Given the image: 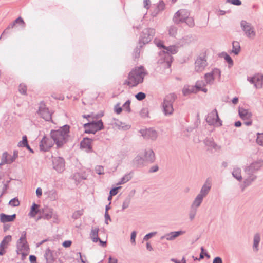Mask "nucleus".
Instances as JSON below:
<instances>
[{"mask_svg": "<svg viewBox=\"0 0 263 263\" xmlns=\"http://www.w3.org/2000/svg\"><path fill=\"white\" fill-rule=\"evenodd\" d=\"M69 126L64 125L58 130H52L50 133L51 137L58 147H61L67 140L69 136Z\"/></svg>", "mask_w": 263, "mask_h": 263, "instance_id": "f257e3e1", "label": "nucleus"}, {"mask_svg": "<svg viewBox=\"0 0 263 263\" xmlns=\"http://www.w3.org/2000/svg\"><path fill=\"white\" fill-rule=\"evenodd\" d=\"M145 74L146 73L143 67L135 68L129 73L128 80L126 81L125 83L132 87L136 86L138 84L143 82Z\"/></svg>", "mask_w": 263, "mask_h": 263, "instance_id": "f03ea898", "label": "nucleus"}, {"mask_svg": "<svg viewBox=\"0 0 263 263\" xmlns=\"http://www.w3.org/2000/svg\"><path fill=\"white\" fill-rule=\"evenodd\" d=\"M177 51L178 48L176 46H165L164 50L160 53L161 59L159 60V62L164 63L168 67H170L173 58L171 54H175Z\"/></svg>", "mask_w": 263, "mask_h": 263, "instance_id": "7ed1b4c3", "label": "nucleus"}, {"mask_svg": "<svg viewBox=\"0 0 263 263\" xmlns=\"http://www.w3.org/2000/svg\"><path fill=\"white\" fill-rule=\"evenodd\" d=\"M155 159V154L151 148H146L143 154L137 155L134 159V162L137 164H143L144 162L153 163Z\"/></svg>", "mask_w": 263, "mask_h": 263, "instance_id": "20e7f679", "label": "nucleus"}, {"mask_svg": "<svg viewBox=\"0 0 263 263\" xmlns=\"http://www.w3.org/2000/svg\"><path fill=\"white\" fill-rule=\"evenodd\" d=\"M176 98V95L170 93L167 95L164 99L162 104L163 111L165 116L171 115L174 111L173 103Z\"/></svg>", "mask_w": 263, "mask_h": 263, "instance_id": "39448f33", "label": "nucleus"}, {"mask_svg": "<svg viewBox=\"0 0 263 263\" xmlns=\"http://www.w3.org/2000/svg\"><path fill=\"white\" fill-rule=\"evenodd\" d=\"M240 27L244 35L250 39H254L256 36V31L253 26L245 20H242L240 23Z\"/></svg>", "mask_w": 263, "mask_h": 263, "instance_id": "423d86ee", "label": "nucleus"}, {"mask_svg": "<svg viewBox=\"0 0 263 263\" xmlns=\"http://www.w3.org/2000/svg\"><path fill=\"white\" fill-rule=\"evenodd\" d=\"M204 79L207 85H213L215 79L221 81V71L218 68L213 69L210 72L204 74Z\"/></svg>", "mask_w": 263, "mask_h": 263, "instance_id": "0eeeda50", "label": "nucleus"}, {"mask_svg": "<svg viewBox=\"0 0 263 263\" xmlns=\"http://www.w3.org/2000/svg\"><path fill=\"white\" fill-rule=\"evenodd\" d=\"M206 121L210 125L220 127L222 125V121L220 119L216 109L209 112L206 118Z\"/></svg>", "mask_w": 263, "mask_h": 263, "instance_id": "6e6552de", "label": "nucleus"}, {"mask_svg": "<svg viewBox=\"0 0 263 263\" xmlns=\"http://www.w3.org/2000/svg\"><path fill=\"white\" fill-rule=\"evenodd\" d=\"M85 133L95 134L96 132L102 129L104 127L103 123L102 120H100L98 121H92L85 123L84 125Z\"/></svg>", "mask_w": 263, "mask_h": 263, "instance_id": "1a4fd4ad", "label": "nucleus"}, {"mask_svg": "<svg viewBox=\"0 0 263 263\" xmlns=\"http://www.w3.org/2000/svg\"><path fill=\"white\" fill-rule=\"evenodd\" d=\"M155 33V31L154 29L147 28L144 29L139 39V44L140 47H142V43L143 44H145L149 42L153 38Z\"/></svg>", "mask_w": 263, "mask_h": 263, "instance_id": "9d476101", "label": "nucleus"}, {"mask_svg": "<svg viewBox=\"0 0 263 263\" xmlns=\"http://www.w3.org/2000/svg\"><path fill=\"white\" fill-rule=\"evenodd\" d=\"M17 253H19V251L27 252L29 250V247L28 245L26 239V232L23 231L21 233V236L16 243Z\"/></svg>", "mask_w": 263, "mask_h": 263, "instance_id": "9b49d317", "label": "nucleus"}, {"mask_svg": "<svg viewBox=\"0 0 263 263\" xmlns=\"http://www.w3.org/2000/svg\"><path fill=\"white\" fill-rule=\"evenodd\" d=\"M189 16H190V12L187 10L180 9L175 13L173 20L175 24H179L184 23Z\"/></svg>", "mask_w": 263, "mask_h": 263, "instance_id": "f8f14e48", "label": "nucleus"}, {"mask_svg": "<svg viewBox=\"0 0 263 263\" xmlns=\"http://www.w3.org/2000/svg\"><path fill=\"white\" fill-rule=\"evenodd\" d=\"M206 57L204 54H201L195 62V70L196 72H200L203 71L207 66Z\"/></svg>", "mask_w": 263, "mask_h": 263, "instance_id": "ddd939ff", "label": "nucleus"}, {"mask_svg": "<svg viewBox=\"0 0 263 263\" xmlns=\"http://www.w3.org/2000/svg\"><path fill=\"white\" fill-rule=\"evenodd\" d=\"M37 113L46 121H49L51 119V114L43 102L40 103Z\"/></svg>", "mask_w": 263, "mask_h": 263, "instance_id": "4468645a", "label": "nucleus"}, {"mask_svg": "<svg viewBox=\"0 0 263 263\" xmlns=\"http://www.w3.org/2000/svg\"><path fill=\"white\" fill-rule=\"evenodd\" d=\"M52 164L53 168L59 173L62 172L65 168L64 159L60 157L52 158Z\"/></svg>", "mask_w": 263, "mask_h": 263, "instance_id": "2eb2a0df", "label": "nucleus"}, {"mask_svg": "<svg viewBox=\"0 0 263 263\" xmlns=\"http://www.w3.org/2000/svg\"><path fill=\"white\" fill-rule=\"evenodd\" d=\"M247 80L251 83L254 85V86L256 89L261 88L262 86L263 83V76L259 74H255L253 77H248Z\"/></svg>", "mask_w": 263, "mask_h": 263, "instance_id": "dca6fc26", "label": "nucleus"}, {"mask_svg": "<svg viewBox=\"0 0 263 263\" xmlns=\"http://www.w3.org/2000/svg\"><path fill=\"white\" fill-rule=\"evenodd\" d=\"M139 132L145 139L155 140L158 137L157 131L153 128L141 129Z\"/></svg>", "mask_w": 263, "mask_h": 263, "instance_id": "f3484780", "label": "nucleus"}, {"mask_svg": "<svg viewBox=\"0 0 263 263\" xmlns=\"http://www.w3.org/2000/svg\"><path fill=\"white\" fill-rule=\"evenodd\" d=\"M263 166V161L261 160L257 161L252 163L250 165L246 167L245 169V172L246 174H252L257 171L261 167Z\"/></svg>", "mask_w": 263, "mask_h": 263, "instance_id": "a211bd4d", "label": "nucleus"}, {"mask_svg": "<svg viewBox=\"0 0 263 263\" xmlns=\"http://www.w3.org/2000/svg\"><path fill=\"white\" fill-rule=\"evenodd\" d=\"M53 141L52 139L44 137L39 144L40 150L43 152L48 151L53 145Z\"/></svg>", "mask_w": 263, "mask_h": 263, "instance_id": "6ab92c4d", "label": "nucleus"}, {"mask_svg": "<svg viewBox=\"0 0 263 263\" xmlns=\"http://www.w3.org/2000/svg\"><path fill=\"white\" fill-rule=\"evenodd\" d=\"M8 153L5 152L3 154L0 166L4 164H11L18 157V152L17 151H14L13 157L9 158H8Z\"/></svg>", "mask_w": 263, "mask_h": 263, "instance_id": "aec40b11", "label": "nucleus"}, {"mask_svg": "<svg viewBox=\"0 0 263 263\" xmlns=\"http://www.w3.org/2000/svg\"><path fill=\"white\" fill-rule=\"evenodd\" d=\"M211 189V183L209 181L206 180L202 185L199 193L197 195L204 199L209 193Z\"/></svg>", "mask_w": 263, "mask_h": 263, "instance_id": "412c9836", "label": "nucleus"}, {"mask_svg": "<svg viewBox=\"0 0 263 263\" xmlns=\"http://www.w3.org/2000/svg\"><path fill=\"white\" fill-rule=\"evenodd\" d=\"M185 231H173L165 234V237H167V240L172 241L179 236L183 235Z\"/></svg>", "mask_w": 263, "mask_h": 263, "instance_id": "4be33fe9", "label": "nucleus"}, {"mask_svg": "<svg viewBox=\"0 0 263 263\" xmlns=\"http://www.w3.org/2000/svg\"><path fill=\"white\" fill-rule=\"evenodd\" d=\"M81 147L85 149L87 152H90L92 149L91 140L89 138H84L80 143Z\"/></svg>", "mask_w": 263, "mask_h": 263, "instance_id": "5701e85b", "label": "nucleus"}, {"mask_svg": "<svg viewBox=\"0 0 263 263\" xmlns=\"http://www.w3.org/2000/svg\"><path fill=\"white\" fill-rule=\"evenodd\" d=\"M15 218V214H14L12 215H6L4 213L0 214V221L2 223L13 221Z\"/></svg>", "mask_w": 263, "mask_h": 263, "instance_id": "b1692460", "label": "nucleus"}, {"mask_svg": "<svg viewBox=\"0 0 263 263\" xmlns=\"http://www.w3.org/2000/svg\"><path fill=\"white\" fill-rule=\"evenodd\" d=\"M248 176L244 180V186L242 189L243 191L245 187L250 186L257 178V176L253 174H247Z\"/></svg>", "mask_w": 263, "mask_h": 263, "instance_id": "393cba45", "label": "nucleus"}, {"mask_svg": "<svg viewBox=\"0 0 263 263\" xmlns=\"http://www.w3.org/2000/svg\"><path fill=\"white\" fill-rule=\"evenodd\" d=\"M239 115L240 118L243 120L249 119L252 116V113L249 110L243 108H239Z\"/></svg>", "mask_w": 263, "mask_h": 263, "instance_id": "a878e982", "label": "nucleus"}, {"mask_svg": "<svg viewBox=\"0 0 263 263\" xmlns=\"http://www.w3.org/2000/svg\"><path fill=\"white\" fill-rule=\"evenodd\" d=\"M197 88L194 86L185 85L182 89L184 96H187L192 93H196Z\"/></svg>", "mask_w": 263, "mask_h": 263, "instance_id": "bb28decb", "label": "nucleus"}, {"mask_svg": "<svg viewBox=\"0 0 263 263\" xmlns=\"http://www.w3.org/2000/svg\"><path fill=\"white\" fill-rule=\"evenodd\" d=\"M111 124L114 126L118 127L119 129H129L130 126L128 125H123V123L119 120L113 119L111 121Z\"/></svg>", "mask_w": 263, "mask_h": 263, "instance_id": "cd10ccee", "label": "nucleus"}, {"mask_svg": "<svg viewBox=\"0 0 263 263\" xmlns=\"http://www.w3.org/2000/svg\"><path fill=\"white\" fill-rule=\"evenodd\" d=\"M44 257L46 258L47 263H54V257L53 252L49 249H47L45 253Z\"/></svg>", "mask_w": 263, "mask_h": 263, "instance_id": "c85d7f7f", "label": "nucleus"}, {"mask_svg": "<svg viewBox=\"0 0 263 263\" xmlns=\"http://www.w3.org/2000/svg\"><path fill=\"white\" fill-rule=\"evenodd\" d=\"M99 229L98 227H92L90 232V237L93 242H97L99 238L98 237V232Z\"/></svg>", "mask_w": 263, "mask_h": 263, "instance_id": "c756f323", "label": "nucleus"}, {"mask_svg": "<svg viewBox=\"0 0 263 263\" xmlns=\"http://www.w3.org/2000/svg\"><path fill=\"white\" fill-rule=\"evenodd\" d=\"M206 85H207L206 83L202 81H197L194 86L197 88V92L199 91H202L206 93L208 91L207 89L205 88Z\"/></svg>", "mask_w": 263, "mask_h": 263, "instance_id": "7c9ffc66", "label": "nucleus"}, {"mask_svg": "<svg viewBox=\"0 0 263 263\" xmlns=\"http://www.w3.org/2000/svg\"><path fill=\"white\" fill-rule=\"evenodd\" d=\"M260 241V236L259 233H256L253 237V248L254 250H258V245Z\"/></svg>", "mask_w": 263, "mask_h": 263, "instance_id": "2f4dec72", "label": "nucleus"}, {"mask_svg": "<svg viewBox=\"0 0 263 263\" xmlns=\"http://www.w3.org/2000/svg\"><path fill=\"white\" fill-rule=\"evenodd\" d=\"M203 200V198L199 196L198 195H197L191 206H192L193 208H195L198 209V208L201 205V203H202Z\"/></svg>", "mask_w": 263, "mask_h": 263, "instance_id": "473e14b6", "label": "nucleus"}, {"mask_svg": "<svg viewBox=\"0 0 263 263\" xmlns=\"http://www.w3.org/2000/svg\"><path fill=\"white\" fill-rule=\"evenodd\" d=\"M204 143L206 146L211 147L215 150H218L220 149V146H218L211 139H205L204 141Z\"/></svg>", "mask_w": 263, "mask_h": 263, "instance_id": "72a5a7b5", "label": "nucleus"}, {"mask_svg": "<svg viewBox=\"0 0 263 263\" xmlns=\"http://www.w3.org/2000/svg\"><path fill=\"white\" fill-rule=\"evenodd\" d=\"M38 208L39 205L34 203L31 208L29 215L31 217H34L38 213L41 214V212L40 210H38Z\"/></svg>", "mask_w": 263, "mask_h": 263, "instance_id": "f704fd0d", "label": "nucleus"}, {"mask_svg": "<svg viewBox=\"0 0 263 263\" xmlns=\"http://www.w3.org/2000/svg\"><path fill=\"white\" fill-rule=\"evenodd\" d=\"M233 176L237 180L241 181L242 179L241 175V169L238 167H235L232 172Z\"/></svg>", "mask_w": 263, "mask_h": 263, "instance_id": "c9c22d12", "label": "nucleus"}, {"mask_svg": "<svg viewBox=\"0 0 263 263\" xmlns=\"http://www.w3.org/2000/svg\"><path fill=\"white\" fill-rule=\"evenodd\" d=\"M53 211L51 209H47L43 210L41 215V217L44 219L49 220L52 217Z\"/></svg>", "mask_w": 263, "mask_h": 263, "instance_id": "e433bc0d", "label": "nucleus"}, {"mask_svg": "<svg viewBox=\"0 0 263 263\" xmlns=\"http://www.w3.org/2000/svg\"><path fill=\"white\" fill-rule=\"evenodd\" d=\"M240 51V44L237 41H234L232 43V52L235 55H238Z\"/></svg>", "mask_w": 263, "mask_h": 263, "instance_id": "4c0bfd02", "label": "nucleus"}, {"mask_svg": "<svg viewBox=\"0 0 263 263\" xmlns=\"http://www.w3.org/2000/svg\"><path fill=\"white\" fill-rule=\"evenodd\" d=\"M132 198V195H128L124 200L122 206V210L124 211V210L128 208L130 204L131 200Z\"/></svg>", "mask_w": 263, "mask_h": 263, "instance_id": "58836bf2", "label": "nucleus"}, {"mask_svg": "<svg viewBox=\"0 0 263 263\" xmlns=\"http://www.w3.org/2000/svg\"><path fill=\"white\" fill-rule=\"evenodd\" d=\"M132 178V173H129L125 174L121 179L120 182H119L117 185H121L123 184L128 181H129Z\"/></svg>", "mask_w": 263, "mask_h": 263, "instance_id": "ea45409f", "label": "nucleus"}, {"mask_svg": "<svg viewBox=\"0 0 263 263\" xmlns=\"http://www.w3.org/2000/svg\"><path fill=\"white\" fill-rule=\"evenodd\" d=\"M12 237L10 235L5 236L1 241L0 245L7 248L9 243L11 241Z\"/></svg>", "mask_w": 263, "mask_h": 263, "instance_id": "a19ab883", "label": "nucleus"}, {"mask_svg": "<svg viewBox=\"0 0 263 263\" xmlns=\"http://www.w3.org/2000/svg\"><path fill=\"white\" fill-rule=\"evenodd\" d=\"M198 209L193 208L191 206L190 210L189 213V218L190 220L192 221L195 217Z\"/></svg>", "mask_w": 263, "mask_h": 263, "instance_id": "79ce46f5", "label": "nucleus"}, {"mask_svg": "<svg viewBox=\"0 0 263 263\" xmlns=\"http://www.w3.org/2000/svg\"><path fill=\"white\" fill-rule=\"evenodd\" d=\"M177 32V28L175 26H171L168 28L169 35L173 37H175Z\"/></svg>", "mask_w": 263, "mask_h": 263, "instance_id": "37998d69", "label": "nucleus"}, {"mask_svg": "<svg viewBox=\"0 0 263 263\" xmlns=\"http://www.w3.org/2000/svg\"><path fill=\"white\" fill-rule=\"evenodd\" d=\"M184 23H185L186 24L190 27H193L195 26L194 18L192 17H190L189 16L186 17Z\"/></svg>", "mask_w": 263, "mask_h": 263, "instance_id": "c03bdc74", "label": "nucleus"}, {"mask_svg": "<svg viewBox=\"0 0 263 263\" xmlns=\"http://www.w3.org/2000/svg\"><path fill=\"white\" fill-rule=\"evenodd\" d=\"M27 138L26 136H23L22 140L18 143L17 146L18 147H25L27 145Z\"/></svg>", "mask_w": 263, "mask_h": 263, "instance_id": "a18cd8bd", "label": "nucleus"}, {"mask_svg": "<svg viewBox=\"0 0 263 263\" xmlns=\"http://www.w3.org/2000/svg\"><path fill=\"white\" fill-rule=\"evenodd\" d=\"M130 104V101L129 100L126 101L123 105V109L127 112H130L131 111Z\"/></svg>", "mask_w": 263, "mask_h": 263, "instance_id": "49530a36", "label": "nucleus"}, {"mask_svg": "<svg viewBox=\"0 0 263 263\" xmlns=\"http://www.w3.org/2000/svg\"><path fill=\"white\" fill-rule=\"evenodd\" d=\"M256 142L259 145L263 146V133L257 134Z\"/></svg>", "mask_w": 263, "mask_h": 263, "instance_id": "de8ad7c7", "label": "nucleus"}, {"mask_svg": "<svg viewBox=\"0 0 263 263\" xmlns=\"http://www.w3.org/2000/svg\"><path fill=\"white\" fill-rule=\"evenodd\" d=\"M9 204L13 207L18 206L20 205V201L17 198H14L9 201Z\"/></svg>", "mask_w": 263, "mask_h": 263, "instance_id": "09e8293b", "label": "nucleus"}, {"mask_svg": "<svg viewBox=\"0 0 263 263\" xmlns=\"http://www.w3.org/2000/svg\"><path fill=\"white\" fill-rule=\"evenodd\" d=\"M10 181H7L6 182H3V183L4 184L2 191L1 194H0V198H1L3 195L6 193V191L8 188V184Z\"/></svg>", "mask_w": 263, "mask_h": 263, "instance_id": "8fccbe9b", "label": "nucleus"}, {"mask_svg": "<svg viewBox=\"0 0 263 263\" xmlns=\"http://www.w3.org/2000/svg\"><path fill=\"white\" fill-rule=\"evenodd\" d=\"M49 197L52 200H55L57 199V192L55 190L50 191L49 192Z\"/></svg>", "mask_w": 263, "mask_h": 263, "instance_id": "3c124183", "label": "nucleus"}, {"mask_svg": "<svg viewBox=\"0 0 263 263\" xmlns=\"http://www.w3.org/2000/svg\"><path fill=\"white\" fill-rule=\"evenodd\" d=\"M95 172L99 175H103L104 174V170L102 166L98 165L96 166L95 168Z\"/></svg>", "mask_w": 263, "mask_h": 263, "instance_id": "603ef678", "label": "nucleus"}, {"mask_svg": "<svg viewBox=\"0 0 263 263\" xmlns=\"http://www.w3.org/2000/svg\"><path fill=\"white\" fill-rule=\"evenodd\" d=\"M15 23L16 24H18L21 26L23 28L25 27V23L21 17H18L17 19L15 20Z\"/></svg>", "mask_w": 263, "mask_h": 263, "instance_id": "864d4df0", "label": "nucleus"}, {"mask_svg": "<svg viewBox=\"0 0 263 263\" xmlns=\"http://www.w3.org/2000/svg\"><path fill=\"white\" fill-rule=\"evenodd\" d=\"M135 97L138 100L141 101L145 98L146 95L142 92H139L135 95Z\"/></svg>", "mask_w": 263, "mask_h": 263, "instance_id": "5fc2aeb1", "label": "nucleus"}, {"mask_svg": "<svg viewBox=\"0 0 263 263\" xmlns=\"http://www.w3.org/2000/svg\"><path fill=\"white\" fill-rule=\"evenodd\" d=\"M74 179L78 181V182L82 180H85L86 178L83 176H81L79 173H77L74 175L73 176Z\"/></svg>", "mask_w": 263, "mask_h": 263, "instance_id": "6e6d98bb", "label": "nucleus"}, {"mask_svg": "<svg viewBox=\"0 0 263 263\" xmlns=\"http://www.w3.org/2000/svg\"><path fill=\"white\" fill-rule=\"evenodd\" d=\"M18 90L22 94L25 95L26 93L27 88L26 85L23 84H21L19 86Z\"/></svg>", "mask_w": 263, "mask_h": 263, "instance_id": "4d7b16f0", "label": "nucleus"}, {"mask_svg": "<svg viewBox=\"0 0 263 263\" xmlns=\"http://www.w3.org/2000/svg\"><path fill=\"white\" fill-rule=\"evenodd\" d=\"M157 232H153L151 233H149L146 235H145L143 237V240L147 241L152 237L154 236L157 234Z\"/></svg>", "mask_w": 263, "mask_h": 263, "instance_id": "13d9d810", "label": "nucleus"}, {"mask_svg": "<svg viewBox=\"0 0 263 263\" xmlns=\"http://www.w3.org/2000/svg\"><path fill=\"white\" fill-rule=\"evenodd\" d=\"M148 114V109L146 108H142L140 112V116L143 118H145V117H147Z\"/></svg>", "mask_w": 263, "mask_h": 263, "instance_id": "bf43d9fd", "label": "nucleus"}, {"mask_svg": "<svg viewBox=\"0 0 263 263\" xmlns=\"http://www.w3.org/2000/svg\"><path fill=\"white\" fill-rule=\"evenodd\" d=\"M224 59L228 63V64L229 65H230L231 66L233 65V61L231 57L229 55L226 53L224 56Z\"/></svg>", "mask_w": 263, "mask_h": 263, "instance_id": "052dcab7", "label": "nucleus"}, {"mask_svg": "<svg viewBox=\"0 0 263 263\" xmlns=\"http://www.w3.org/2000/svg\"><path fill=\"white\" fill-rule=\"evenodd\" d=\"M16 23H15V21H13L12 23L10 24L6 28V29L3 31V34L8 33V30L10 28H13L16 25Z\"/></svg>", "mask_w": 263, "mask_h": 263, "instance_id": "680f3d73", "label": "nucleus"}, {"mask_svg": "<svg viewBox=\"0 0 263 263\" xmlns=\"http://www.w3.org/2000/svg\"><path fill=\"white\" fill-rule=\"evenodd\" d=\"M165 8V4L163 1H160L157 6V9L159 11H161Z\"/></svg>", "mask_w": 263, "mask_h": 263, "instance_id": "e2e57ef3", "label": "nucleus"}, {"mask_svg": "<svg viewBox=\"0 0 263 263\" xmlns=\"http://www.w3.org/2000/svg\"><path fill=\"white\" fill-rule=\"evenodd\" d=\"M227 2L236 6H239L241 4V2L240 0H227Z\"/></svg>", "mask_w": 263, "mask_h": 263, "instance_id": "0e129e2a", "label": "nucleus"}, {"mask_svg": "<svg viewBox=\"0 0 263 263\" xmlns=\"http://www.w3.org/2000/svg\"><path fill=\"white\" fill-rule=\"evenodd\" d=\"M122 108L120 106L119 104H116L115 106V112L117 114H120L122 112Z\"/></svg>", "mask_w": 263, "mask_h": 263, "instance_id": "69168bd1", "label": "nucleus"}, {"mask_svg": "<svg viewBox=\"0 0 263 263\" xmlns=\"http://www.w3.org/2000/svg\"><path fill=\"white\" fill-rule=\"evenodd\" d=\"M137 233L136 231H133L131 233L130 235V241L132 243L135 244V239L136 237Z\"/></svg>", "mask_w": 263, "mask_h": 263, "instance_id": "338daca9", "label": "nucleus"}, {"mask_svg": "<svg viewBox=\"0 0 263 263\" xmlns=\"http://www.w3.org/2000/svg\"><path fill=\"white\" fill-rule=\"evenodd\" d=\"M82 214V211H77L73 214V218L74 219H78Z\"/></svg>", "mask_w": 263, "mask_h": 263, "instance_id": "774afa93", "label": "nucleus"}]
</instances>
